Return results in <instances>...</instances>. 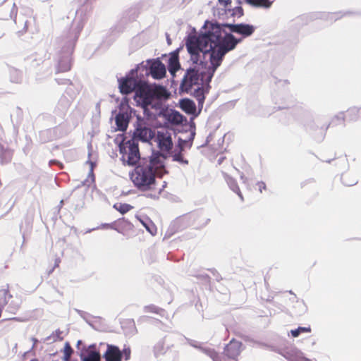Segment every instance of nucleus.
<instances>
[{"label": "nucleus", "mask_w": 361, "mask_h": 361, "mask_svg": "<svg viewBox=\"0 0 361 361\" xmlns=\"http://www.w3.org/2000/svg\"><path fill=\"white\" fill-rule=\"evenodd\" d=\"M348 112L350 116H357L359 114L360 110L357 109H353L349 111Z\"/></svg>", "instance_id": "e433bc0d"}, {"label": "nucleus", "mask_w": 361, "mask_h": 361, "mask_svg": "<svg viewBox=\"0 0 361 361\" xmlns=\"http://www.w3.org/2000/svg\"><path fill=\"white\" fill-rule=\"evenodd\" d=\"M104 357L106 361H121L122 353L118 346L107 344Z\"/></svg>", "instance_id": "f8f14e48"}, {"label": "nucleus", "mask_w": 361, "mask_h": 361, "mask_svg": "<svg viewBox=\"0 0 361 361\" xmlns=\"http://www.w3.org/2000/svg\"><path fill=\"white\" fill-rule=\"evenodd\" d=\"M284 357L288 361H312L304 357L303 353L297 349L286 351Z\"/></svg>", "instance_id": "ddd939ff"}, {"label": "nucleus", "mask_w": 361, "mask_h": 361, "mask_svg": "<svg viewBox=\"0 0 361 361\" xmlns=\"http://www.w3.org/2000/svg\"><path fill=\"white\" fill-rule=\"evenodd\" d=\"M222 29L224 30V27H228L230 30L233 32H235L242 35L244 37H249L252 35L255 31V27L252 25L248 24H236V25H220Z\"/></svg>", "instance_id": "9d476101"}, {"label": "nucleus", "mask_w": 361, "mask_h": 361, "mask_svg": "<svg viewBox=\"0 0 361 361\" xmlns=\"http://www.w3.org/2000/svg\"><path fill=\"white\" fill-rule=\"evenodd\" d=\"M94 345H90V348H94Z\"/></svg>", "instance_id": "ea45409f"}, {"label": "nucleus", "mask_w": 361, "mask_h": 361, "mask_svg": "<svg viewBox=\"0 0 361 361\" xmlns=\"http://www.w3.org/2000/svg\"><path fill=\"white\" fill-rule=\"evenodd\" d=\"M145 312L154 313L157 314H161L162 310L154 305H149L144 307Z\"/></svg>", "instance_id": "c85d7f7f"}, {"label": "nucleus", "mask_w": 361, "mask_h": 361, "mask_svg": "<svg viewBox=\"0 0 361 361\" xmlns=\"http://www.w3.org/2000/svg\"><path fill=\"white\" fill-rule=\"evenodd\" d=\"M203 79L200 78V75L197 70L189 68L186 71L184 77L180 85V90L182 92L188 93L194 87H200Z\"/></svg>", "instance_id": "20e7f679"}, {"label": "nucleus", "mask_w": 361, "mask_h": 361, "mask_svg": "<svg viewBox=\"0 0 361 361\" xmlns=\"http://www.w3.org/2000/svg\"><path fill=\"white\" fill-rule=\"evenodd\" d=\"M241 39H236L232 34L227 33L219 24H211L209 30L199 36H189L186 48L191 56V60L197 63L200 54H209L211 67L207 82H209L216 68L220 66L224 56L234 49Z\"/></svg>", "instance_id": "f257e3e1"}, {"label": "nucleus", "mask_w": 361, "mask_h": 361, "mask_svg": "<svg viewBox=\"0 0 361 361\" xmlns=\"http://www.w3.org/2000/svg\"><path fill=\"white\" fill-rule=\"evenodd\" d=\"M114 208L123 214H126L128 212H129L130 209H132L133 207L128 204L119 203V204H115L114 205Z\"/></svg>", "instance_id": "b1692460"}, {"label": "nucleus", "mask_w": 361, "mask_h": 361, "mask_svg": "<svg viewBox=\"0 0 361 361\" xmlns=\"http://www.w3.org/2000/svg\"><path fill=\"white\" fill-rule=\"evenodd\" d=\"M173 159L180 163L188 164V161L184 159L183 156L180 152L175 154L173 156Z\"/></svg>", "instance_id": "2f4dec72"}, {"label": "nucleus", "mask_w": 361, "mask_h": 361, "mask_svg": "<svg viewBox=\"0 0 361 361\" xmlns=\"http://www.w3.org/2000/svg\"><path fill=\"white\" fill-rule=\"evenodd\" d=\"M150 74L154 79H162L166 75L165 65L159 59L154 60L149 67Z\"/></svg>", "instance_id": "9b49d317"}, {"label": "nucleus", "mask_w": 361, "mask_h": 361, "mask_svg": "<svg viewBox=\"0 0 361 361\" xmlns=\"http://www.w3.org/2000/svg\"><path fill=\"white\" fill-rule=\"evenodd\" d=\"M180 107L185 113L194 114L196 111V105L192 100L184 99L180 102Z\"/></svg>", "instance_id": "dca6fc26"}, {"label": "nucleus", "mask_w": 361, "mask_h": 361, "mask_svg": "<svg viewBox=\"0 0 361 361\" xmlns=\"http://www.w3.org/2000/svg\"><path fill=\"white\" fill-rule=\"evenodd\" d=\"M11 319L16 320V321H19V319L18 318H16V317L12 318Z\"/></svg>", "instance_id": "58836bf2"}, {"label": "nucleus", "mask_w": 361, "mask_h": 361, "mask_svg": "<svg viewBox=\"0 0 361 361\" xmlns=\"http://www.w3.org/2000/svg\"><path fill=\"white\" fill-rule=\"evenodd\" d=\"M158 147L160 150L167 154L170 153L173 147V142L171 134L166 132H158L157 134Z\"/></svg>", "instance_id": "6e6552de"}, {"label": "nucleus", "mask_w": 361, "mask_h": 361, "mask_svg": "<svg viewBox=\"0 0 361 361\" xmlns=\"http://www.w3.org/2000/svg\"><path fill=\"white\" fill-rule=\"evenodd\" d=\"M13 298L8 288L0 289V317L4 308L8 304L9 300Z\"/></svg>", "instance_id": "2eb2a0df"}, {"label": "nucleus", "mask_w": 361, "mask_h": 361, "mask_svg": "<svg viewBox=\"0 0 361 361\" xmlns=\"http://www.w3.org/2000/svg\"><path fill=\"white\" fill-rule=\"evenodd\" d=\"M110 227L120 233H123L126 230L130 229L132 225L128 221L124 218H121L112 223Z\"/></svg>", "instance_id": "4468645a"}, {"label": "nucleus", "mask_w": 361, "mask_h": 361, "mask_svg": "<svg viewBox=\"0 0 361 361\" xmlns=\"http://www.w3.org/2000/svg\"><path fill=\"white\" fill-rule=\"evenodd\" d=\"M336 119H342L343 121H344V115L343 114H340L339 116H337L336 117Z\"/></svg>", "instance_id": "4c0bfd02"}, {"label": "nucleus", "mask_w": 361, "mask_h": 361, "mask_svg": "<svg viewBox=\"0 0 361 361\" xmlns=\"http://www.w3.org/2000/svg\"><path fill=\"white\" fill-rule=\"evenodd\" d=\"M154 136V132L142 121L137 123L136 128L133 133V136L130 140H133L134 143L137 141L144 142H149Z\"/></svg>", "instance_id": "423d86ee"}, {"label": "nucleus", "mask_w": 361, "mask_h": 361, "mask_svg": "<svg viewBox=\"0 0 361 361\" xmlns=\"http://www.w3.org/2000/svg\"><path fill=\"white\" fill-rule=\"evenodd\" d=\"M9 309V312L11 313H16L19 309V305H10L8 307Z\"/></svg>", "instance_id": "c9c22d12"}, {"label": "nucleus", "mask_w": 361, "mask_h": 361, "mask_svg": "<svg viewBox=\"0 0 361 361\" xmlns=\"http://www.w3.org/2000/svg\"><path fill=\"white\" fill-rule=\"evenodd\" d=\"M247 1L255 6L264 8H269L272 3L269 0H247Z\"/></svg>", "instance_id": "412c9836"}, {"label": "nucleus", "mask_w": 361, "mask_h": 361, "mask_svg": "<svg viewBox=\"0 0 361 361\" xmlns=\"http://www.w3.org/2000/svg\"><path fill=\"white\" fill-rule=\"evenodd\" d=\"M140 222L145 227V228L149 233H150L152 235L156 234L157 228L151 221L145 222L142 220H140Z\"/></svg>", "instance_id": "cd10ccee"}, {"label": "nucleus", "mask_w": 361, "mask_h": 361, "mask_svg": "<svg viewBox=\"0 0 361 361\" xmlns=\"http://www.w3.org/2000/svg\"><path fill=\"white\" fill-rule=\"evenodd\" d=\"M180 68V63L177 56H171L169 61V71L172 75Z\"/></svg>", "instance_id": "a211bd4d"}, {"label": "nucleus", "mask_w": 361, "mask_h": 361, "mask_svg": "<svg viewBox=\"0 0 361 361\" xmlns=\"http://www.w3.org/2000/svg\"><path fill=\"white\" fill-rule=\"evenodd\" d=\"M257 186L258 190H259L260 193H262L263 192V190H267V185H266L265 183L263 182V181L257 182Z\"/></svg>", "instance_id": "72a5a7b5"}, {"label": "nucleus", "mask_w": 361, "mask_h": 361, "mask_svg": "<svg viewBox=\"0 0 361 361\" xmlns=\"http://www.w3.org/2000/svg\"><path fill=\"white\" fill-rule=\"evenodd\" d=\"M119 150L121 154V160L124 164L129 166L135 165L140 159L138 144L134 143L133 140L126 141L123 136H121Z\"/></svg>", "instance_id": "7ed1b4c3"}, {"label": "nucleus", "mask_w": 361, "mask_h": 361, "mask_svg": "<svg viewBox=\"0 0 361 361\" xmlns=\"http://www.w3.org/2000/svg\"><path fill=\"white\" fill-rule=\"evenodd\" d=\"M169 120L174 124H180L183 121V116L178 111H174L169 115Z\"/></svg>", "instance_id": "5701e85b"}, {"label": "nucleus", "mask_w": 361, "mask_h": 361, "mask_svg": "<svg viewBox=\"0 0 361 361\" xmlns=\"http://www.w3.org/2000/svg\"><path fill=\"white\" fill-rule=\"evenodd\" d=\"M241 347V342L232 339L224 348L223 355H220L221 360L218 361H238Z\"/></svg>", "instance_id": "39448f33"}, {"label": "nucleus", "mask_w": 361, "mask_h": 361, "mask_svg": "<svg viewBox=\"0 0 361 361\" xmlns=\"http://www.w3.org/2000/svg\"><path fill=\"white\" fill-rule=\"evenodd\" d=\"M219 3L227 9L228 6L231 4L232 0H219Z\"/></svg>", "instance_id": "f704fd0d"}, {"label": "nucleus", "mask_w": 361, "mask_h": 361, "mask_svg": "<svg viewBox=\"0 0 361 361\" xmlns=\"http://www.w3.org/2000/svg\"><path fill=\"white\" fill-rule=\"evenodd\" d=\"M101 355L99 352L90 351L86 357L83 358V361H100Z\"/></svg>", "instance_id": "393cba45"}, {"label": "nucleus", "mask_w": 361, "mask_h": 361, "mask_svg": "<svg viewBox=\"0 0 361 361\" xmlns=\"http://www.w3.org/2000/svg\"><path fill=\"white\" fill-rule=\"evenodd\" d=\"M71 65L68 59H63L59 61L58 72H67L71 70Z\"/></svg>", "instance_id": "4be33fe9"}, {"label": "nucleus", "mask_w": 361, "mask_h": 361, "mask_svg": "<svg viewBox=\"0 0 361 361\" xmlns=\"http://www.w3.org/2000/svg\"><path fill=\"white\" fill-rule=\"evenodd\" d=\"M195 97L200 104H202L204 102L205 97L203 94V90L200 87H197L195 90Z\"/></svg>", "instance_id": "c756f323"}, {"label": "nucleus", "mask_w": 361, "mask_h": 361, "mask_svg": "<svg viewBox=\"0 0 361 361\" xmlns=\"http://www.w3.org/2000/svg\"><path fill=\"white\" fill-rule=\"evenodd\" d=\"M73 353V349L68 343H66L64 348V354L66 360H68Z\"/></svg>", "instance_id": "7c9ffc66"}, {"label": "nucleus", "mask_w": 361, "mask_h": 361, "mask_svg": "<svg viewBox=\"0 0 361 361\" xmlns=\"http://www.w3.org/2000/svg\"><path fill=\"white\" fill-rule=\"evenodd\" d=\"M116 123L120 130L124 131L128 127V121L125 118L124 115L118 114L116 117Z\"/></svg>", "instance_id": "aec40b11"}, {"label": "nucleus", "mask_w": 361, "mask_h": 361, "mask_svg": "<svg viewBox=\"0 0 361 361\" xmlns=\"http://www.w3.org/2000/svg\"><path fill=\"white\" fill-rule=\"evenodd\" d=\"M121 353H122V356L123 355L124 356V358L126 360H130V355H131V350L129 347L125 348L123 350V351H121Z\"/></svg>", "instance_id": "473e14b6"}, {"label": "nucleus", "mask_w": 361, "mask_h": 361, "mask_svg": "<svg viewBox=\"0 0 361 361\" xmlns=\"http://www.w3.org/2000/svg\"><path fill=\"white\" fill-rule=\"evenodd\" d=\"M311 332L310 326L307 327H298V329L291 330L290 333L293 337H298L302 333H310Z\"/></svg>", "instance_id": "bb28decb"}, {"label": "nucleus", "mask_w": 361, "mask_h": 361, "mask_svg": "<svg viewBox=\"0 0 361 361\" xmlns=\"http://www.w3.org/2000/svg\"><path fill=\"white\" fill-rule=\"evenodd\" d=\"M227 183L230 187V188L233 191L235 192L236 194H238V195L239 196V197L240 198V200L242 201L244 200V197L240 192V190L239 188V186L238 185V183L237 182L231 178H228L227 179Z\"/></svg>", "instance_id": "6ab92c4d"}, {"label": "nucleus", "mask_w": 361, "mask_h": 361, "mask_svg": "<svg viewBox=\"0 0 361 361\" xmlns=\"http://www.w3.org/2000/svg\"><path fill=\"white\" fill-rule=\"evenodd\" d=\"M201 349L205 354L209 355L214 361H218V360H221L220 355L214 349L209 348H202Z\"/></svg>", "instance_id": "a878e982"}, {"label": "nucleus", "mask_w": 361, "mask_h": 361, "mask_svg": "<svg viewBox=\"0 0 361 361\" xmlns=\"http://www.w3.org/2000/svg\"><path fill=\"white\" fill-rule=\"evenodd\" d=\"M137 97L142 99L145 106L150 105L152 102V86L145 82L139 81L137 88L135 91Z\"/></svg>", "instance_id": "0eeeda50"}, {"label": "nucleus", "mask_w": 361, "mask_h": 361, "mask_svg": "<svg viewBox=\"0 0 361 361\" xmlns=\"http://www.w3.org/2000/svg\"><path fill=\"white\" fill-rule=\"evenodd\" d=\"M169 94L166 89L161 85L152 86V99L166 98Z\"/></svg>", "instance_id": "f3484780"}, {"label": "nucleus", "mask_w": 361, "mask_h": 361, "mask_svg": "<svg viewBox=\"0 0 361 361\" xmlns=\"http://www.w3.org/2000/svg\"><path fill=\"white\" fill-rule=\"evenodd\" d=\"M166 157L157 152L148 159H143L130 173V178L140 191L156 190V177H161L166 173L165 159Z\"/></svg>", "instance_id": "f03ea898"}, {"label": "nucleus", "mask_w": 361, "mask_h": 361, "mask_svg": "<svg viewBox=\"0 0 361 361\" xmlns=\"http://www.w3.org/2000/svg\"><path fill=\"white\" fill-rule=\"evenodd\" d=\"M118 81L120 92L123 94H128L134 90L136 91L139 82L133 77L121 78Z\"/></svg>", "instance_id": "1a4fd4ad"}]
</instances>
